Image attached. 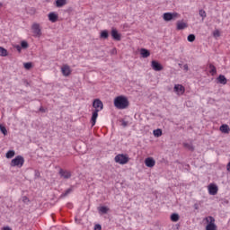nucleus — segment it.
Returning a JSON list of instances; mask_svg holds the SVG:
<instances>
[{"label": "nucleus", "instance_id": "f257e3e1", "mask_svg": "<svg viewBox=\"0 0 230 230\" xmlns=\"http://www.w3.org/2000/svg\"><path fill=\"white\" fill-rule=\"evenodd\" d=\"M114 107L116 109H119V111H123L124 109H127L130 103L128 102V99L123 95L117 96L114 99Z\"/></svg>", "mask_w": 230, "mask_h": 230}, {"label": "nucleus", "instance_id": "f03ea898", "mask_svg": "<svg viewBox=\"0 0 230 230\" xmlns=\"http://www.w3.org/2000/svg\"><path fill=\"white\" fill-rule=\"evenodd\" d=\"M204 221L207 224L205 227L206 230H218V226H217V224L215 223V217L208 216L204 218Z\"/></svg>", "mask_w": 230, "mask_h": 230}, {"label": "nucleus", "instance_id": "7ed1b4c3", "mask_svg": "<svg viewBox=\"0 0 230 230\" xmlns=\"http://www.w3.org/2000/svg\"><path fill=\"white\" fill-rule=\"evenodd\" d=\"M114 161L118 163V164H127L130 161V158L128 155L119 154L115 156Z\"/></svg>", "mask_w": 230, "mask_h": 230}, {"label": "nucleus", "instance_id": "20e7f679", "mask_svg": "<svg viewBox=\"0 0 230 230\" xmlns=\"http://www.w3.org/2000/svg\"><path fill=\"white\" fill-rule=\"evenodd\" d=\"M23 165L24 157H22V155H17L14 159L11 161V166L13 167L17 166V168H22Z\"/></svg>", "mask_w": 230, "mask_h": 230}, {"label": "nucleus", "instance_id": "39448f33", "mask_svg": "<svg viewBox=\"0 0 230 230\" xmlns=\"http://www.w3.org/2000/svg\"><path fill=\"white\" fill-rule=\"evenodd\" d=\"M179 17H181V14H179V13H164L163 15V19L166 22L173 21L175 19H179Z\"/></svg>", "mask_w": 230, "mask_h": 230}, {"label": "nucleus", "instance_id": "423d86ee", "mask_svg": "<svg viewBox=\"0 0 230 230\" xmlns=\"http://www.w3.org/2000/svg\"><path fill=\"white\" fill-rule=\"evenodd\" d=\"M31 30L33 33V37H41L42 36V30L40 29V24L39 23H33L31 25Z\"/></svg>", "mask_w": 230, "mask_h": 230}, {"label": "nucleus", "instance_id": "0eeeda50", "mask_svg": "<svg viewBox=\"0 0 230 230\" xmlns=\"http://www.w3.org/2000/svg\"><path fill=\"white\" fill-rule=\"evenodd\" d=\"M93 108L100 112V111H103V102L100 99H95L93 102Z\"/></svg>", "mask_w": 230, "mask_h": 230}, {"label": "nucleus", "instance_id": "6e6552de", "mask_svg": "<svg viewBox=\"0 0 230 230\" xmlns=\"http://www.w3.org/2000/svg\"><path fill=\"white\" fill-rule=\"evenodd\" d=\"M173 89L178 96H182L186 93V88L182 84H175Z\"/></svg>", "mask_w": 230, "mask_h": 230}, {"label": "nucleus", "instance_id": "1a4fd4ad", "mask_svg": "<svg viewBox=\"0 0 230 230\" xmlns=\"http://www.w3.org/2000/svg\"><path fill=\"white\" fill-rule=\"evenodd\" d=\"M61 73L63 76H69L72 73L71 66H69V65H63L61 66Z\"/></svg>", "mask_w": 230, "mask_h": 230}, {"label": "nucleus", "instance_id": "9d476101", "mask_svg": "<svg viewBox=\"0 0 230 230\" xmlns=\"http://www.w3.org/2000/svg\"><path fill=\"white\" fill-rule=\"evenodd\" d=\"M209 195H217L218 193V186L215 183H210L208 187Z\"/></svg>", "mask_w": 230, "mask_h": 230}, {"label": "nucleus", "instance_id": "9b49d317", "mask_svg": "<svg viewBox=\"0 0 230 230\" xmlns=\"http://www.w3.org/2000/svg\"><path fill=\"white\" fill-rule=\"evenodd\" d=\"M151 67L154 71H163L164 67L158 61L153 60L151 62Z\"/></svg>", "mask_w": 230, "mask_h": 230}, {"label": "nucleus", "instance_id": "f8f14e48", "mask_svg": "<svg viewBox=\"0 0 230 230\" xmlns=\"http://www.w3.org/2000/svg\"><path fill=\"white\" fill-rule=\"evenodd\" d=\"M145 164L147 168H154L155 166V160L152 157H147L145 159Z\"/></svg>", "mask_w": 230, "mask_h": 230}, {"label": "nucleus", "instance_id": "ddd939ff", "mask_svg": "<svg viewBox=\"0 0 230 230\" xmlns=\"http://www.w3.org/2000/svg\"><path fill=\"white\" fill-rule=\"evenodd\" d=\"M111 35L113 40H117V41L121 40V34L118 32V30L116 29L111 30Z\"/></svg>", "mask_w": 230, "mask_h": 230}, {"label": "nucleus", "instance_id": "4468645a", "mask_svg": "<svg viewBox=\"0 0 230 230\" xmlns=\"http://www.w3.org/2000/svg\"><path fill=\"white\" fill-rule=\"evenodd\" d=\"M188 28V22L184 21H178L176 23V30L181 31V30H186Z\"/></svg>", "mask_w": 230, "mask_h": 230}, {"label": "nucleus", "instance_id": "2eb2a0df", "mask_svg": "<svg viewBox=\"0 0 230 230\" xmlns=\"http://www.w3.org/2000/svg\"><path fill=\"white\" fill-rule=\"evenodd\" d=\"M59 175L63 179H71V172L64 169L59 170Z\"/></svg>", "mask_w": 230, "mask_h": 230}, {"label": "nucleus", "instance_id": "dca6fc26", "mask_svg": "<svg viewBox=\"0 0 230 230\" xmlns=\"http://www.w3.org/2000/svg\"><path fill=\"white\" fill-rule=\"evenodd\" d=\"M99 112L100 111H93V112L92 114V119H91L92 127H94V125H96V119H98Z\"/></svg>", "mask_w": 230, "mask_h": 230}, {"label": "nucleus", "instance_id": "f3484780", "mask_svg": "<svg viewBox=\"0 0 230 230\" xmlns=\"http://www.w3.org/2000/svg\"><path fill=\"white\" fill-rule=\"evenodd\" d=\"M49 21H50V22H57V21H58V14L55 13H49Z\"/></svg>", "mask_w": 230, "mask_h": 230}, {"label": "nucleus", "instance_id": "a211bd4d", "mask_svg": "<svg viewBox=\"0 0 230 230\" xmlns=\"http://www.w3.org/2000/svg\"><path fill=\"white\" fill-rule=\"evenodd\" d=\"M140 55L142 58H148V57H150V50L146 49H141Z\"/></svg>", "mask_w": 230, "mask_h": 230}, {"label": "nucleus", "instance_id": "6ab92c4d", "mask_svg": "<svg viewBox=\"0 0 230 230\" xmlns=\"http://www.w3.org/2000/svg\"><path fill=\"white\" fill-rule=\"evenodd\" d=\"M217 81L219 84H222L223 85H226V84H227V78H226V75H220L217 77Z\"/></svg>", "mask_w": 230, "mask_h": 230}, {"label": "nucleus", "instance_id": "aec40b11", "mask_svg": "<svg viewBox=\"0 0 230 230\" xmlns=\"http://www.w3.org/2000/svg\"><path fill=\"white\" fill-rule=\"evenodd\" d=\"M209 73L212 76H215V75H217V67L215 66V65L210 64L209 65Z\"/></svg>", "mask_w": 230, "mask_h": 230}, {"label": "nucleus", "instance_id": "412c9836", "mask_svg": "<svg viewBox=\"0 0 230 230\" xmlns=\"http://www.w3.org/2000/svg\"><path fill=\"white\" fill-rule=\"evenodd\" d=\"M220 130L221 132H223L224 134H229V126L224 124L220 127Z\"/></svg>", "mask_w": 230, "mask_h": 230}, {"label": "nucleus", "instance_id": "4be33fe9", "mask_svg": "<svg viewBox=\"0 0 230 230\" xmlns=\"http://www.w3.org/2000/svg\"><path fill=\"white\" fill-rule=\"evenodd\" d=\"M153 134L155 136V137H161V136H163V130L162 129H155L153 131Z\"/></svg>", "mask_w": 230, "mask_h": 230}, {"label": "nucleus", "instance_id": "5701e85b", "mask_svg": "<svg viewBox=\"0 0 230 230\" xmlns=\"http://www.w3.org/2000/svg\"><path fill=\"white\" fill-rule=\"evenodd\" d=\"M0 57H8V50L3 47H0Z\"/></svg>", "mask_w": 230, "mask_h": 230}, {"label": "nucleus", "instance_id": "b1692460", "mask_svg": "<svg viewBox=\"0 0 230 230\" xmlns=\"http://www.w3.org/2000/svg\"><path fill=\"white\" fill-rule=\"evenodd\" d=\"M15 155V151L13 150H9L6 155H5V157L7 159H12V157H13Z\"/></svg>", "mask_w": 230, "mask_h": 230}, {"label": "nucleus", "instance_id": "393cba45", "mask_svg": "<svg viewBox=\"0 0 230 230\" xmlns=\"http://www.w3.org/2000/svg\"><path fill=\"white\" fill-rule=\"evenodd\" d=\"M65 4H66V0L56 1V6H58V8H61V6H64Z\"/></svg>", "mask_w": 230, "mask_h": 230}, {"label": "nucleus", "instance_id": "a878e982", "mask_svg": "<svg viewBox=\"0 0 230 230\" xmlns=\"http://www.w3.org/2000/svg\"><path fill=\"white\" fill-rule=\"evenodd\" d=\"M179 218H180L179 214L174 213L171 215L172 222H179Z\"/></svg>", "mask_w": 230, "mask_h": 230}, {"label": "nucleus", "instance_id": "bb28decb", "mask_svg": "<svg viewBox=\"0 0 230 230\" xmlns=\"http://www.w3.org/2000/svg\"><path fill=\"white\" fill-rule=\"evenodd\" d=\"M101 39H109V31L107 30L101 32Z\"/></svg>", "mask_w": 230, "mask_h": 230}, {"label": "nucleus", "instance_id": "cd10ccee", "mask_svg": "<svg viewBox=\"0 0 230 230\" xmlns=\"http://www.w3.org/2000/svg\"><path fill=\"white\" fill-rule=\"evenodd\" d=\"M99 211L100 213H102V214H107L109 212V208L107 207H100L99 208Z\"/></svg>", "mask_w": 230, "mask_h": 230}, {"label": "nucleus", "instance_id": "c85d7f7f", "mask_svg": "<svg viewBox=\"0 0 230 230\" xmlns=\"http://www.w3.org/2000/svg\"><path fill=\"white\" fill-rule=\"evenodd\" d=\"M23 67L27 70H30L31 69V67H33V65L31 63V62H28V63H24L23 64Z\"/></svg>", "mask_w": 230, "mask_h": 230}, {"label": "nucleus", "instance_id": "c756f323", "mask_svg": "<svg viewBox=\"0 0 230 230\" xmlns=\"http://www.w3.org/2000/svg\"><path fill=\"white\" fill-rule=\"evenodd\" d=\"M0 132H2V134H4V136H6V134H8L6 128L4 126H2L1 124H0Z\"/></svg>", "mask_w": 230, "mask_h": 230}, {"label": "nucleus", "instance_id": "7c9ffc66", "mask_svg": "<svg viewBox=\"0 0 230 230\" xmlns=\"http://www.w3.org/2000/svg\"><path fill=\"white\" fill-rule=\"evenodd\" d=\"M213 37H214L215 39H218V37H220V31H219L218 29H217V30H215V31H213Z\"/></svg>", "mask_w": 230, "mask_h": 230}, {"label": "nucleus", "instance_id": "2f4dec72", "mask_svg": "<svg viewBox=\"0 0 230 230\" xmlns=\"http://www.w3.org/2000/svg\"><path fill=\"white\" fill-rule=\"evenodd\" d=\"M187 40H188L189 42H195V36H194V34H190L187 37Z\"/></svg>", "mask_w": 230, "mask_h": 230}, {"label": "nucleus", "instance_id": "473e14b6", "mask_svg": "<svg viewBox=\"0 0 230 230\" xmlns=\"http://www.w3.org/2000/svg\"><path fill=\"white\" fill-rule=\"evenodd\" d=\"M199 15H200V17H202L203 19H206V11H204V10H199Z\"/></svg>", "mask_w": 230, "mask_h": 230}, {"label": "nucleus", "instance_id": "72a5a7b5", "mask_svg": "<svg viewBox=\"0 0 230 230\" xmlns=\"http://www.w3.org/2000/svg\"><path fill=\"white\" fill-rule=\"evenodd\" d=\"M183 146H185V148H188L189 150H193V146L188 143L183 144Z\"/></svg>", "mask_w": 230, "mask_h": 230}, {"label": "nucleus", "instance_id": "f704fd0d", "mask_svg": "<svg viewBox=\"0 0 230 230\" xmlns=\"http://www.w3.org/2000/svg\"><path fill=\"white\" fill-rule=\"evenodd\" d=\"M21 46H22V48H23V49H26V48H28V42L27 41H22Z\"/></svg>", "mask_w": 230, "mask_h": 230}, {"label": "nucleus", "instance_id": "c9c22d12", "mask_svg": "<svg viewBox=\"0 0 230 230\" xmlns=\"http://www.w3.org/2000/svg\"><path fill=\"white\" fill-rule=\"evenodd\" d=\"M22 202H24L26 204V203L30 202V199H28V197H26V196H23Z\"/></svg>", "mask_w": 230, "mask_h": 230}, {"label": "nucleus", "instance_id": "e433bc0d", "mask_svg": "<svg viewBox=\"0 0 230 230\" xmlns=\"http://www.w3.org/2000/svg\"><path fill=\"white\" fill-rule=\"evenodd\" d=\"M94 230H102V225H100V224L95 225Z\"/></svg>", "mask_w": 230, "mask_h": 230}, {"label": "nucleus", "instance_id": "4c0bfd02", "mask_svg": "<svg viewBox=\"0 0 230 230\" xmlns=\"http://www.w3.org/2000/svg\"><path fill=\"white\" fill-rule=\"evenodd\" d=\"M71 191H73V189L66 190L65 192V195H69V193H71Z\"/></svg>", "mask_w": 230, "mask_h": 230}, {"label": "nucleus", "instance_id": "58836bf2", "mask_svg": "<svg viewBox=\"0 0 230 230\" xmlns=\"http://www.w3.org/2000/svg\"><path fill=\"white\" fill-rule=\"evenodd\" d=\"M116 53H118V50H117L116 49H113L111 50V54H112V55H116Z\"/></svg>", "mask_w": 230, "mask_h": 230}, {"label": "nucleus", "instance_id": "ea45409f", "mask_svg": "<svg viewBox=\"0 0 230 230\" xmlns=\"http://www.w3.org/2000/svg\"><path fill=\"white\" fill-rule=\"evenodd\" d=\"M183 69H184V71H188V69H189L188 65H184Z\"/></svg>", "mask_w": 230, "mask_h": 230}, {"label": "nucleus", "instance_id": "a19ab883", "mask_svg": "<svg viewBox=\"0 0 230 230\" xmlns=\"http://www.w3.org/2000/svg\"><path fill=\"white\" fill-rule=\"evenodd\" d=\"M3 230H12V228L8 227V226H5L3 228Z\"/></svg>", "mask_w": 230, "mask_h": 230}, {"label": "nucleus", "instance_id": "79ce46f5", "mask_svg": "<svg viewBox=\"0 0 230 230\" xmlns=\"http://www.w3.org/2000/svg\"><path fill=\"white\" fill-rule=\"evenodd\" d=\"M40 112H46V111H44V108H40Z\"/></svg>", "mask_w": 230, "mask_h": 230}, {"label": "nucleus", "instance_id": "37998d69", "mask_svg": "<svg viewBox=\"0 0 230 230\" xmlns=\"http://www.w3.org/2000/svg\"><path fill=\"white\" fill-rule=\"evenodd\" d=\"M16 49H17L18 51H21V47L20 46H17Z\"/></svg>", "mask_w": 230, "mask_h": 230}, {"label": "nucleus", "instance_id": "c03bdc74", "mask_svg": "<svg viewBox=\"0 0 230 230\" xmlns=\"http://www.w3.org/2000/svg\"><path fill=\"white\" fill-rule=\"evenodd\" d=\"M0 8H3V3H0Z\"/></svg>", "mask_w": 230, "mask_h": 230}]
</instances>
